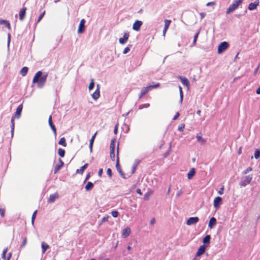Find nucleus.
Segmentation results:
<instances>
[{
  "label": "nucleus",
  "mask_w": 260,
  "mask_h": 260,
  "mask_svg": "<svg viewBox=\"0 0 260 260\" xmlns=\"http://www.w3.org/2000/svg\"><path fill=\"white\" fill-rule=\"evenodd\" d=\"M48 77L47 73H43L41 71H38L35 75L33 79L32 83H37V86L39 88L44 87L47 81Z\"/></svg>",
  "instance_id": "nucleus-1"
},
{
  "label": "nucleus",
  "mask_w": 260,
  "mask_h": 260,
  "mask_svg": "<svg viewBox=\"0 0 260 260\" xmlns=\"http://www.w3.org/2000/svg\"><path fill=\"white\" fill-rule=\"evenodd\" d=\"M119 143H118L117 147L116 149V168L117 170V172L119 173L120 176L123 179H128L131 177V175H129L127 177L126 176L125 173L122 171L121 169V167L119 164Z\"/></svg>",
  "instance_id": "nucleus-2"
},
{
  "label": "nucleus",
  "mask_w": 260,
  "mask_h": 260,
  "mask_svg": "<svg viewBox=\"0 0 260 260\" xmlns=\"http://www.w3.org/2000/svg\"><path fill=\"white\" fill-rule=\"evenodd\" d=\"M244 0H234L233 3L226 9V14H229L236 10Z\"/></svg>",
  "instance_id": "nucleus-3"
},
{
  "label": "nucleus",
  "mask_w": 260,
  "mask_h": 260,
  "mask_svg": "<svg viewBox=\"0 0 260 260\" xmlns=\"http://www.w3.org/2000/svg\"><path fill=\"white\" fill-rule=\"evenodd\" d=\"M252 179V175L245 176L242 177L241 180L239 182V184L241 187H245L251 182Z\"/></svg>",
  "instance_id": "nucleus-4"
},
{
  "label": "nucleus",
  "mask_w": 260,
  "mask_h": 260,
  "mask_svg": "<svg viewBox=\"0 0 260 260\" xmlns=\"http://www.w3.org/2000/svg\"><path fill=\"white\" fill-rule=\"evenodd\" d=\"M230 47V44L229 42L223 41L221 42L218 46L217 53L218 54H221L228 49Z\"/></svg>",
  "instance_id": "nucleus-5"
},
{
  "label": "nucleus",
  "mask_w": 260,
  "mask_h": 260,
  "mask_svg": "<svg viewBox=\"0 0 260 260\" xmlns=\"http://www.w3.org/2000/svg\"><path fill=\"white\" fill-rule=\"evenodd\" d=\"M85 23L86 21L84 19H81V20L80 22L79 25L78 26V34H83L85 31L86 29V26H85Z\"/></svg>",
  "instance_id": "nucleus-6"
},
{
  "label": "nucleus",
  "mask_w": 260,
  "mask_h": 260,
  "mask_svg": "<svg viewBox=\"0 0 260 260\" xmlns=\"http://www.w3.org/2000/svg\"><path fill=\"white\" fill-rule=\"evenodd\" d=\"M101 86L99 84H96L95 91L91 94L92 98L96 101L100 96Z\"/></svg>",
  "instance_id": "nucleus-7"
},
{
  "label": "nucleus",
  "mask_w": 260,
  "mask_h": 260,
  "mask_svg": "<svg viewBox=\"0 0 260 260\" xmlns=\"http://www.w3.org/2000/svg\"><path fill=\"white\" fill-rule=\"evenodd\" d=\"M222 202V198L219 196H217L214 199L213 206L216 209H218L220 208V205Z\"/></svg>",
  "instance_id": "nucleus-8"
},
{
  "label": "nucleus",
  "mask_w": 260,
  "mask_h": 260,
  "mask_svg": "<svg viewBox=\"0 0 260 260\" xmlns=\"http://www.w3.org/2000/svg\"><path fill=\"white\" fill-rule=\"evenodd\" d=\"M22 109L23 104H21L17 107L15 112L13 114L12 116L16 118L17 119H19L21 115Z\"/></svg>",
  "instance_id": "nucleus-9"
},
{
  "label": "nucleus",
  "mask_w": 260,
  "mask_h": 260,
  "mask_svg": "<svg viewBox=\"0 0 260 260\" xmlns=\"http://www.w3.org/2000/svg\"><path fill=\"white\" fill-rule=\"evenodd\" d=\"M143 25V22L141 20H136L133 24V29L138 31L140 30L141 26Z\"/></svg>",
  "instance_id": "nucleus-10"
},
{
  "label": "nucleus",
  "mask_w": 260,
  "mask_h": 260,
  "mask_svg": "<svg viewBox=\"0 0 260 260\" xmlns=\"http://www.w3.org/2000/svg\"><path fill=\"white\" fill-rule=\"evenodd\" d=\"M129 32L128 31H125L123 34V36L122 38H119V42L121 45L125 44L129 38Z\"/></svg>",
  "instance_id": "nucleus-11"
},
{
  "label": "nucleus",
  "mask_w": 260,
  "mask_h": 260,
  "mask_svg": "<svg viewBox=\"0 0 260 260\" xmlns=\"http://www.w3.org/2000/svg\"><path fill=\"white\" fill-rule=\"evenodd\" d=\"M199 221L198 217H190L186 221V224L187 225H191L197 223Z\"/></svg>",
  "instance_id": "nucleus-12"
},
{
  "label": "nucleus",
  "mask_w": 260,
  "mask_h": 260,
  "mask_svg": "<svg viewBox=\"0 0 260 260\" xmlns=\"http://www.w3.org/2000/svg\"><path fill=\"white\" fill-rule=\"evenodd\" d=\"M64 163L61 158L58 159V164L56 165L54 169V173H57L64 166Z\"/></svg>",
  "instance_id": "nucleus-13"
},
{
  "label": "nucleus",
  "mask_w": 260,
  "mask_h": 260,
  "mask_svg": "<svg viewBox=\"0 0 260 260\" xmlns=\"http://www.w3.org/2000/svg\"><path fill=\"white\" fill-rule=\"evenodd\" d=\"M178 79L181 81L182 84L184 86H186L188 88H189L190 86V83L188 79L187 78L182 76H179Z\"/></svg>",
  "instance_id": "nucleus-14"
},
{
  "label": "nucleus",
  "mask_w": 260,
  "mask_h": 260,
  "mask_svg": "<svg viewBox=\"0 0 260 260\" xmlns=\"http://www.w3.org/2000/svg\"><path fill=\"white\" fill-rule=\"evenodd\" d=\"M48 123H49V125L51 129L53 131L55 136H56V128L55 125H54V124L53 122L52 115H50V116L49 117Z\"/></svg>",
  "instance_id": "nucleus-15"
},
{
  "label": "nucleus",
  "mask_w": 260,
  "mask_h": 260,
  "mask_svg": "<svg viewBox=\"0 0 260 260\" xmlns=\"http://www.w3.org/2000/svg\"><path fill=\"white\" fill-rule=\"evenodd\" d=\"M207 248V246L205 245H201L198 248L197 252H196V256H200L201 255L203 254L206 251Z\"/></svg>",
  "instance_id": "nucleus-16"
},
{
  "label": "nucleus",
  "mask_w": 260,
  "mask_h": 260,
  "mask_svg": "<svg viewBox=\"0 0 260 260\" xmlns=\"http://www.w3.org/2000/svg\"><path fill=\"white\" fill-rule=\"evenodd\" d=\"M259 4V1L256 0L253 3H250L248 6V9L250 11H253L256 9L258 6Z\"/></svg>",
  "instance_id": "nucleus-17"
},
{
  "label": "nucleus",
  "mask_w": 260,
  "mask_h": 260,
  "mask_svg": "<svg viewBox=\"0 0 260 260\" xmlns=\"http://www.w3.org/2000/svg\"><path fill=\"white\" fill-rule=\"evenodd\" d=\"M27 8L25 7H23L22 9H20L19 13V19L20 21H23L26 15V11Z\"/></svg>",
  "instance_id": "nucleus-18"
},
{
  "label": "nucleus",
  "mask_w": 260,
  "mask_h": 260,
  "mask_svg": "<svg viewBox=\"0 0 260 260\" xmlns=\"http://www.w3.org/2000/svg\"><path fill=\"white\" fill-rule=\"evenodd\" d=\"M164 22H165V26H164L163 31H162L163 36H165L166 32H167V30L168 29L172 21L171 20H169V19H165Z\"/></svg>",
  "instance_id": "nucleus-19"
},
{
  "label": "nucleus",
  "mask_w": 260,
  "mask_h": 260,
  "mask_svg": "<svg viewBox=\"0 0 260 260\" xmlns=\"http://www.w3.org/2000/svg\"><path fill=\"white\" fill-rule=\"evenodd\" d=\"M211 239V237L210 235H206L202 240V242L203 243V245H206L207 247L209 246Z\"/></svg>",
  "instance_id": "nucleus-20"
},
{
  "label": "nucleus",
  "mask_w": 260,
  "mask_h": 260,
  "mask_svg": "<svg viewBox=\"0 0 260 260\" xmlns=\"http://www.w3.org/2000/svg\"><path fill=\"white\" fill-rule=\"evenodd\" d=\"M59 198V194L56 192L54 193L51 194L49 196V198L48 200V202L49 203H53L55 201L56 199Z\"/></svg>",
  "instance_id": "nucleus-21"
},
{
  "label": "nucleus",
  "mask_w": 260,
  "mask_h": 260,
  "mask_svg": "<svg viewBox=\"0 0 260 260\" xmlns=\"http://www.w3.org/2000/svg\"><path fill=\"white\" fill-rule=\"evenodd\" d=\"M196 173V169L194 168H192L190 169L187 174V177L188 180L191 179Z\"/></svg>",
  "instance_id": "nucleus-22"
},
{
  "label": "nucleus",
  "mask_w": 260,
  "mask_h": 260,
  "mask_svg": "<svg viewBox=\"0 0 260 260\" xmlns=\"http://www.w3.org/2000/svg\"><path fill=\"white\" fill-rule=\"evenodd\" d=\"M131 232L130 228L126 227L122 230V237L124 238H126L129 236Z\"/></svg>",
  "instance_id": "nucleus-23"
},
{
  "label": "nucleus",
  "mask_w": 260,
  "mask_h": 260,
  "mask_svg": "<svg viewBox=\"0 0 260 260\" xmlns=\"http://www.w3.org/2000/svg\"><path fill=\"white\" fill-rule=\"evenodd\" d=\"M217 223V220L216 218L214 217H212L208 223V227L210 229H212L214 228L215 225H216Z\"/></svg>",
  "instance_id": "nucleus-24"
},
{
  "label": "nucleus",
  "mask_w": 260,
  "mask_h": 260,
  "mask_svg": "<svg viewBox=\"0 0 260 260\" xmlns=\"http://www.w3.org/2000/svg\"><path fill=\"white\" fill-rule=\"evenodd\" d=\"M88 166V164H87V163L85 164L83 166L81 167L80 169L76 170V173L83 174L84 171L87 168Z\"/></svg>",
  "instance_id": "nucleus-25"
},
{
  "label": "nucleus",
  "mask_w": 260,
  "mask_h": 260,
  "mask_svg": "<svg viewBox=\"0 0 260 260\" xmlns=\"http://www.w3.org/2000/svg\"><path fill=\"white\" fill-rule=\"evenodd\" d=\"M0 24L4 25L9 29H11V24L8 20L0 18Z\"/></svg>",
  "instance_id": "nucleus-26"
},
{
  "label": "nucleus",
  "mask_w": 260,
  "mask_h": 260,
  "mask_svg": "<svg viewBox=\"0 0 260 260\" xmlns=\"http://www.w3.org/2000/svg\"><path fill=\"white\" fill-rule=\"evenodd\" d=\"M140 162V160H139L138 159L135 160V162L133 165V166L132 168V171H131V173L130 174V175H131V176L135 173L137 167Z\"/></svg>",
  "instance_id": "nucleus-27"
},
{
  "label": "nucleus",
  "mask_w": 260,
  "mask_h": 260,
  "mask_svg": "<svg viewBox=\"0 0 260 260\" xmlns=\"http://www.w3.org/2000/svg\"><path fill=\"white\" fill-rule=\"evenodd\" d=\"M93 187L94 183L90 181H88L85 186V189L86 191H89L93 189Z\"/></svg>",
  "instance_id": "nucleus-28"
},
{
  "label": "nucleus",
  "mask_w": 260,
  "mask_h": 260,
  "mask_svg": "<svg viewBox=\"0 0 260 260\" xmlns=\"http://www.w3.org/2000/svg\"><path fill=\"white\" fill-rule=\"evenodd\" d=\"M49 245L47 243H45V242H42L41 248L42 253H45L47 249L49 248Z\"/></svg>",
  "instance_id": "nucleus-29"
},
{
  "label": "nucleus",
  "mask_w": 260,
  "mask_h": 260,
  "mask_svg": "<svg viewBox=\"0 0 260 260\" xmlns=\"http://www.w3.org/2000/svg\"><path fill=\"white\" fill-rule=\"evenodd\" d=\"M153 193V191L151 189L149 190L144 194L143 200L144 201H148L150 198V196Z\"/></svg>",
  "instance_id": "nucleus-30"
},
{
  "label": "nucleus",
  "mask_w": 260,
  "mask_h": 260,
  "mask_svg": "<svg viewBox=\"0 0 260 260\" xmlns=\"http://www.w3.org/2000/svg\"><path fill=\"white\" fill-rule=\"evenodd\" d=\"M28 71V68L27 67H24L21 69L20 71V74L21 76L24 77L27 75Z\"/></svg>",
  "instance_id": "nucleus-31"
},
{
  "label": "nucleus",
  "mask_w": 260,
  "mask_h": 260,
  "mask_svg": "<svg viewBox=\"0 0 260 260\" xmlns=\"http://www.w3.org/2000/svg\"><path fill=\"white\" fill-rule=\"evenodd\" d=\"M201 29V28H200L199 29H198L197 30V32L194 35L193 40V42H192V45H195L196 44V43H197V39H198L199 35V34L200 33Z\"/></svg>",
  "instance_id": "nucleus-32"
},
{
  "label": "nucleus",
  "mask_w": 260,
  "mask_h": 260,
  "mask_svg": "<svg viewBox=\"0 0 260 260\" xmlns=\"http://www.w3.org/2000/svg\"><path fill=\"white\" fill-rule=\"evenodd\" d=\"M95 86L94 79L93 78L90 79V82L88 86V90L89 91L92 90Z\"/></svg>",
  "instance_id": "nucleus-33"
},
{
  "label": "nucleus",
  "mask_w": 260,
  "mask_h": 260,
  "mask_svg": "<svg viewBox=\"0 0 260 260\" xmlns=\"http://www.w3.org/2000/svg\"><path fill=\"white\" fill-rule=\"evenodd\" d=\"M172 149V143H170V146L168 148V149L166 151V152L162 155L163 158H167L170 154V152L171 151Z\"/></svg>",
  "instance_id": "nucleus-34"
},
{
  "label": "nucleus",
  "mask_w": 260,
  "mask_h": 260,
  "mask_svg": "<svg viewBox=\"0 0 260 260\" xmlns=\"http://www.w3.org/2000/svg\"><path fill=\"white\" fill-rule=\"evenodd\" d=\"M196 138H197V141L199 142H201V144L202 145L205 144V143L206 142V140H205L204 139H203L202 138V136H199V135H197L196 136Z\"/></svg>",
  "instance_id": "nucleus-35"
},
{
  "label": "nucleus",
  "mask_w": 260,
  "mask_h": 260,
  "mask_svg": "<svg viewBox=\"0 0 260 260\" xmlns=\"http://www.w3.org/2000/svg\"><path fill=\"white\" fill-rule=\"evenodd\" d=\"M66 151L65 150L61 148H59L58 149V154L59 155V156L61 158L64 157L65 156Z\"/></svg>",
  "instance_id": "nucleus-36"
},
{
  "label": "nucleus",
  "mask_w": 260,
  "mask_h": 260,
  "mask_svg": "<svg viewBox=\"0 0 260 260\" xmlns=\"http://www.w3.org/2000/svg\"><path fill=\"white\" fill-rule=\"evenodd\" d=\"M58 144L62 145L63 147L67 146V144L64 137H62L60 139V140L58 141Z\"/></svg>",
  "instance_id": "nucleus-37"
},
{
  "label": "nucleus",
  "mask_w": 260,
  "mask_h": 260,
  "mask_svg": "<svg viewBox=\"0 0 260 260\" xmlns=\"http://www.w3.org/2000/svg\"><path fill=\"white\" fill-rule=\"evenodd\" d=\"M37 212H38V210H36L32 213V215L31 216V224L33 226H34V223H35V219L36 218V216H37Z\"/></svg>",
  "instance_id": "nucleus-38"
},
{
  "label": "nucleus",
  "mask_w": 260,
  "mask_h": 260,
  "mask_svg": "<svg viewBox=\"0 0 260 260\" xmlns=\"http://www.w3.org/2000/svg\"><path fill=\"white\" fill-rule=\"evenodd\" d=\"M45 13H46V11L44 10L39 16V17L38 18V19L36 22V24L35 25H36V24L37 23H38L40 21H41V20L43 19V18L44 17L45 14Z\"/></svg>",
  "instance_id": "nucleus-39"
},
{
  "label": "nucleus",
  "mask_w": 260,
  "mask_h": 260,
  "mask_svg": "<svg viewBox=\"0 0 260 260\" xmlns=\"http://www.w3.org/2000/svg\"><path fill=\"white\" fill-rule=\"evenodd\" d=\"M254 156L255 159H258L260 157V149H256L254 151Z\"/></svg>",
  "instance_id": "nucleus-40"
},
{
  "label": "nucleus",
  "mask_w": 260,
  "mask_h": 260,
  "mask_svg": "<svg viewBox=\"0 0 260 260\" xmlns=\"http://www.w3.org/2000/svg\"><path fill=\"white\" fill-rule=\"evenodd\" d=\"M147 93V91H146V89H145L144 87L142 88V89L141 90V92L140 93L139 98L140 99H141L143 96L145 95Z\"/></svg>",
  "instance_id": "nucleus-41"
},
{
  "label": "nucleus",
  "mask_w": 260,
  "mask_h": 260,
  "mask_svg": "<svg viewBox=\"0 0 260 260\" xmlns=\"http://www.w3.org/2000/svg\"><path fill=\"white\" fill-rule=\"evenodd\" d=\"M132 46L133 45L131 44H128V46L124 49L123 51V53L124 54H127L130 51V49L132 47Z\"/></svg>",
  "instance_id": "nucleus-42"
},
{
  "label": "nucleus",
  "mask_w": 260,
  "mask_h": 260,
  "mask_svg": "<svg viewBox=\"0 0 260 260\" xmlns=\"http://www.w3.org/2000/svg\"><path fill=\"white\" fill-rule=\"evenodd\" d=\"M112 216L114 217H117L119 215V213L117 210H113L111 212Z\"/></svg>",
  "instance_id": "nucleus-43"
},
{
  "label": "nucleus",
  "mask_w": 260,
  "mask_h": 260,
  "mask_svg": "<svg viewBox=\"0 0 260 260\" xmlns=\"http://www.w3.org/2000/svg\"><path fill=\"white\" fill-rule=\"evenodd\" d=\"M115 151H110V156L112 161H114L115 159Z\"/></svg>",
  "instance_id": "nucleus-44"
},
{
  "label": "nucleus",
  "mask_w": 260,
  "mask_h": 260,
  "mask_svg": "<svg viewBox=\"0 0 260 260\" xmlns=\"http://www.w3.org/2000/svg\"><path fill=\"white\" fill-rule=\"evenodd\" d=\"M123 131H124V128H125V133H127L128 131H129V126L126 124H123V126L121 127Z\"/></svg>",
  "instance_id": "nucleus-45"
},
{
  "label": "nucleus",
  "mask_w": 260,
  "mask_h": 260,
  "mask_svg": "<svg viewBox=\"0 0 260 260\" xmlns=\"http://www.w3.org/2000/svg\"><path fill=\"white\" fill-rule=\"evenodd\" d=\"M149 106H150V104H148V103L144 104H142V105H139V109L140 110H141V109H142L143 108H147Z\"/></svg>",
  "instance_id": "nucleus-46"
},
{
  "label": "nucleus",
  "mask_w": 260,
  "mask_h": 260,
  "mask_svg": "<svg viewBox=\"0 0 260 260\" xmlns=\"http://www.w3.org/2000/svg\"><path fill=\"white\" fill-rule=\"evenodd\" d=\"M8 251V248H5L3 252H2V258L4 259L5 260L6 259V253Z\"/></svg>",
  "instance_id": "nucleus-47"
},
{
  "label": "nucleus",
  "mask_w": 260,
  "mask_h": 260,
  "mask_svg": "<svg viewBox=\"0 0 260 260\" xmlns=\"http://www.w3.org/2000/svg\"><path fill=\"white\" fill-rule=\"evenodd\" d=\"M26 243H27V237H25L23 238V240L22 241L21 244L20 245V248H23V247H24Z\"/></svg>",
  "instance_id": "nucleus-48"
},
{
  "label": "nucleus",
  "mask_w": 260,
  "mask_h": 260,
  "mask_svg": "<svg viewBox=\"0 0 260 260\" xmlns=\"http://www.w3.org/2000/svg\"><path fill=\"white\" fill-rule=\"evenodd\" d=\"M252 170V168L251 167H249L246 169L244 170L242 173L243 175H245L249 173L250 171H251Z\"/></svg>",
  "instance_id": "nucleus-49"
},
{
  "label": "nucleus",
  "mask_w": 260,
  "mask_h": 260,
  "mask_svg": "<svg viewBox=\"0 0 260 260\" xmlns=\"http://www.w3.org/2000/svg\"><path fill=\"white\" fill-rule=\"evenodd\" d=\"M98 131H96L91 137V139L89 140V142L94 143V141L95 140V137L97 135Z\"/></svg>",
  "instance_id": "nucleus-50"
},
{
  "label": "nucleus",
  "mask_w": 260,
  "mask_h": 260,
  "mask_svg": "<svg viewBox=\"0 0 260 260\" xmlns=\"http://www.w3.org/2000/svg\"><path fill=\"white\" fill-rule=\"evenodd\" d=\"M107 174L108 176V177L110 178L112 177L113 173L112 170L110 168H108L107 170Z\"/></svg>",
  "instance_id": "nucleus-51"
},
{
  "label": "nucleus",
  "mask_w": 260,
  "mask_h": 260,
  "mask_svg": "<svg viewBox=\"0 0 260 260\" xmlns=\"http://www.w3.org/2000/svg\"><path fill=\"white\" fill-rule=\"evenodd\" d=\"M90 177H91V173L89 172L87 174L86 176L83 181V183L85 184L89 179V178Z\"/></svg>",
  "instance_id": "nucleus-52"
},
{
  "label": "nucleus",
  "mask_w": 260,
  "mask_h": 260,
  "mask_svg": "<svg viewBox=\"0 0 260 260\" xmlns=\"http://www.w3.org/2000/svg\"><path fill=\"white\" fill-rule=\"evenodd\" d=\"M185 128V124L182 123L178 127V131L179 132H182Z\"/></svg>",
  "instance_id": "nucleus-53"
},
{
  "label": "nucleus",
  "mask_w": 260,
  "mask_h": 260,
  "mask_svg": "<svg viewBox=\"0 0 260 260\" xmlns=\"http://www.w3.org/2000/svg\"><path fill=\"white\" fill-rule=\"evenodd\" d=\"M15 129V124H11V137L13 138L14 136Z\"/></svg>",
  "instance_id": "nucleus-54"
},
{
  "label": "nucleus",
  "mask_w": 260,
  "mask_h": 260,
  "mask_svg": "<svg viewBox=\"0 0 260 260\" xmlns=\"http://www.w3.org/2000/svg\"><path fill=\"white\" fill-rule=\"evenodd\" d=\"M109 218H110V216L109 215H107V216L103 217L102 219L101 222L100 224H101L102 223H103L104 222L107 221Z\"/></svg>",
  "instance_id": "nucleus-55"
},
{
  "label": "nucleus",
  "mask_w": 260,
  "mask_h": 260,
  "mask_svg": "<svg viewBox=\"0 0 260 260\" xmlns=\"http://www.w3.org/2000/svg\"><path fill=\"white\" fill-rule=\"evenodd\" d=\"M11 34L10 33H8V40H7V46H8V47H9V46H10V42H11Z\"/></svg>",
  "instance_id": "nucleus-56"
},
{
  "label": "nucleus",
  "mask_w": 260,
  "mask_h": 260,
  "mask_svg": "<svg viewBox=\"0 0 260 260\" xmlns=\"http://www.w3.org/2000/svg\"><path fill=\"white\" fill-rule=\"evenodd\" d=\"M223 191L224 186L222 185L221 187L220 188L219 190L218 191V193L220 195H222L223 194Z\"/></svg>",
  "instance_id": "nucleus-57"
},
{
  "label": "nucleus",
  "mask_w": 260,
  "mask_h": 260,
  "mask_svg": "<svg viewBox=\"0 0 260 260\" xmlns=\"http://www.w3.org/2000/svg\"><path fill=\"white\" fill-rule=\"evenodd\" d=\"M110 151H115V144L110 143Z\"/></svg>",
  "instance_id": "nucleus-58"
},
{
  "label": "nucleus",
  "mask_w": 260,
  "mask_h": 260,
  "mask_svg": "<svg viewBox=\"0 0 260 260\" xmlns=\"http://www.w3.org/2000/svg\"><path fill=\"white\" fill-rule=\"evenodd\" d=\"M5 210L4 209L0 208V215L2 217H4L5 216Z\"/></svg>",
  "instance_id": "nucleus-59"
},
{
  "label": "nucleus",
  "mask_w": 260,
  "mask_h": 260,
  "mask_svg": "<svg viewBox=\"0 0 260 260\" xmlns=\"http://www.w3.org/2000/svg\"><path fill=\"white\" fill-rule=\"evenodd\" d=\"M118 130V123H117L115 125L114 128V133L115 135H116L117 134Z\"/></svg>",
  "instance_id": "nucleus-60"
},
{
  "label": "nucleus",
  "mask_w": 260,
  "mask_h": 260,
  "mask_svg": "<svg viewBox=\"0 0 260 260\" xmlns=\"http://www.w3.org/2000/svg\"><path fill=\"white\" fill-rule=\"evenodd\" d=\"M180 115V114L179 112H176L175 115L174 116V117L173 118V120H177Z\"/></svg>",
  "instance_id": "nucleus-61"
},
{
  "label": "nucleus",
  "mask_w": 260,
  "mask_h": 260,
  "mask_svg": "<svg viewBox=\"0 0 260 260\" xmlns=\"http://www.w3.org/2000/svg\"><path fill=\"white\" fill-rule=\"evenodd\" d=\"M145 89H146V91L147 92L152 89V86H151V85H149L146 87H144Z\"/></svg>",
  "instance_id": "nucleus-62"
},
{
  "label": "nucleus",
  "mask_w": 260,
  "mask_h": 260,
  "mask_svg": "<svg viewBox=\"0 0 260 260\" xmlns=\"http://www.w3.org/2000/svg\"><path fill=\"white\" fill-rule=\"evenodd\" d=\"M183 193L182 190L181 189L179 190H178L176 193V197L178 198Z\"/></svg>",
  "instance_id": "nucleus-63"
},
{
  "label": "nucleus",
  "mask_w": 260,
  "mask_h": 260,
  "mask_svg": "<svg viewBox=\"0 0 260 260\" xmlns=\"http://www.w3.org/2000/svg\"><path fill=\"white\" fill-rule=\"evenodd\" d=\"M12 252H9L7 256L6 257L5 260H10V259H11V258L12 257Z\"/></svg>",
  "instance_id": "nucleus-64"
}]
</instances>
